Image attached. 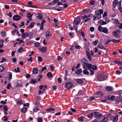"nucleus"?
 I'll use <instances>...</instances> for the list:
<instances>
[{"instance_id":"nucleus-1","label":"nucleus","mask_w":122,"mask_h":122,"mask_svg":"<svg viewBox=\"0 0 122 122\" xmlns=\"http://www.w3.org/2000/svg\"><path fill=\"white\" fill-rule=\"evenodd\" d=\"M107 73H104L98 76V80L100 81H102L106 80L107 77Z\"/></svg>"},{"instance_id":"nucleus-2","label":"nucleus","mask_w":122,"mask_h":122,"mask_svg":"<svg viewBox=\"0 0 122 122\" xmlns=\"http://www.w3.org/2000/svg\"><path fill=\"white\" fill-rule=\"evenodd\" d=\"M98 29L99 31L101 32H103L106 33H109L108 29L106 27H102L101 25H100L98 26Z\"/></svg>"},{"instance_id":"nucleus-3","label":"nucleus","mask_w":122,"mask_h":122,"mask_svg":"<svg viewBox=\"0 0 122 122\" xmlns=\"http://www.w3.org/2000/svg\"><path fill=\"white\" fill-rule=\"evenodd\" d=\"M96 15V16L98 20L100 19L101 17V14H103V11L102 10L100 9L99 10H97L95 11Z\"/></svg>"},{"instance_id":"nucleus-4","label":"nucleus","mask_w":122,"mask_h":122,"mask_svg":"<svg viewBox=\"0 0 122 122\" xmlns=\"http://www.w3.org/2000/svg\"><path fill=\"white\" fill-rule=\"evenodd\" d=\"M72 84L71 82H68L66 83L65 87L67 89H69L72 88Z\"/></svg>"},{"instance_id":"nucleus-5","label":"nucleus","mask_w":122,"mask_h":122,"mask_svg":"<svg viewBox=\"0 0 122 122\" xmlns=\"http://www.w3.org/2000/svg\"><path fill=\"white\" fill-rule=\"evenodd\" d=\"M81 22V19L79 17H77L75 18L74 20V22L76 25H78Z\"/></svg>"},{"instance_id":"nucleus-6","label":"nucleus","mask_w":122,"mask_h":122,"mask_svg":"<svg viewBox=\"0 0 122 122\" xmlns=\"http://www.w3.org/2000/svg\"><path fill=\"white\" fill-rule=\"evenodd\" d=\"M87 60L85 58H83L81 60V62L82 64L83 65V68L86 65L87 63Z\"/></svg>"},{"instance_id":"nucleus-7","label":"nucleus","mask_w":122,"mask_h":122,"mask_svg":"<svg viewBox=\"0 0 122 122\" xmlns=\"http://www.w3.org/2000/svg\"><path fill=\"white\" fill-rule=\"evenodd\" d=\"M21 18V17L19 15H15L13 17V19L14 20L18 21L20 20Z\"/></svg>"},{"instance_id":"nucleus-8","label":"nucleus","mask_w":122,"mask_h":122,"mask_svg":"<svg viewBox=\"0 0 122 122\" xmlns=\"http://www.w3.org/2000/svg\"><path fill=\"white\" fill-rule=\"evenodd\" d=\"M40 51L42 53H45L47 51V48L46 47H44L39 48Z\"/></svg>"},{"instance_id":"nucleus-9","label":"nucleus","mask_w":122,"mask_h":122,"mask_svg":"<svg viewBox=\"0 0 122 122\" xmlns=\"http://www.w3.org/2000/svg\"><path fill=\"white\" fill-rule=\"evenodd\" d=\"M29 34L27 33H22L21 35V37L23 39H25L27 36H28Z\"/></svg>"},{"instance_id":"nucleus-10","label":"nucleus","mask_w":122,"mask_h":122,"mask_svg":"<svg viewBox=\"0 0 122 122\" xmlns=\"http://www.w3.org/2000/svg\"><path fill=\"white\" fill-rule=\"evenodd\" d=\"M92 65L91 64L87 63L85 66L83 68L86 69L87 67L89 69H91L92 68Z\"/></svg>"},{"instance_id":"nucleus-11","label":"nucleus","mask_w":122,"mask_h":122,"mask_svg":"<svg viewBox=\"0 0 122 122\" xmlns=\"http://www.w3.org/2000/svg\"><path fill=\"white\" fill-rule=\"evenodd\" d=\"M98 23L100 24L101 25H106L107 24V23L105 21H103L102 20H100L98 22Z\"/></svg>"},{"instance_id":"nucleus-12","label":"nucleus","mask_w":122,"mask_h":122,"mask_svg":"<svg viewBox=\"0 0 122 122\" xmlns=\"http://www.w3.org/2000/svg\"><path fill=\"white\" fill-rule=\"evenodd\" d=\"M51 34L50 31H47L46 32V36L47 38H48L51 36Z\"/></svg>"},{"instance_id":"nucleus-13","label":"nucleus","mask_w":122,"mask_h":122,"mask_svg":"<svg viewBox=\"0 0 122 122\" xmlns=\"http://www.w3.org/2000/svg\"><path fill=\"white\" fill-rule=\"evenodd\" d=\"M106 89L108 91H111L112 90L113 87L110 86H107L106 87Z\"/></svg>"},{"instance_id":"nucleus-14","label":"nucleus","mask_w":122,"mask_h":122,"mask_svg":"<svg viewBox=\"0 0 122 122\" xmlns=\"http://www.w3.org/2000/svg\"><path fill=\"white\" fill-rule=\"evenodd\" d=\"M27 17L29 18V20H31L32 18V15L30 14V13H28L27 14Z\"/></svg>"},{"instance_id":"nucleus-15","label":"nucleus","mask_w":122,"mask_h":122,"mask_svg":"<svg viewBox=\"0 0 122 122\" xmlns=\"http://www.w3.org/2000/svg\"><path fill=\"white\" fill-rule=\"evenodd\" d=\"M8 79L9 80H11L12 78V74L11 72H8Z\"/></svg>"},{"instance_id":"nucleus-16","label":"nucleus","mask_w":122,"mask_h":122,"mask_svg":"<svg viewBox=\"0 0 122 122\" xmlns=\"http://www.w3.org/2000/svg\"><path fill=\"white\" fill-rule=\"evenodd\" d=\"M98 48L100 49L104 50L105 49V47L103 45L101 44H98Z\"/></svg>"},{"instance_id":"nucleus-17","label":"nucleus","mask_w":122,"mask_h":122,"mask_svg":"<svg viewBox=\"0 0 122 122\" xmlns=\"http://www.w3.org/2000/svg\"><path fill=\"white\" fill-rule=\"evenodd\" d=\"M82 72V70L81 68H79L76 71V73L77 74H80Z\"/></svg>"},{"instance_id":"nucleus-18","label":"nucleus","mask_w":122,"mask_h":122,"mask_svg":"<svg viewBox=\"0 0 122 122\" xmlns=\"http://www.w3.org/2000/svg\"><path fill=\"white\" fill-rule=\"evenodd\" d=\"M118 4L117 2V0H114L113 2V7L114 8L116 7L117 5Z\"/></svg>"},{"instance_id":"nucleus-19","label":"nucleus","mask_w":122,"mask_h":122,"mask_svg":"<svg viewBox=\"0 0 122 122\" xmlns=\"http://www.w3.org/2000/svg\"><path fill=\"white\" fill-rule=\"evenodd\" d=\"M76 82L77 83L81 84L82 83L83 80L80 79H77L76 80Z\"/></svg>"},{"instance_id":"nucleus-20","label":"nucleus","mask_w":122,"mask_h":122,"mask_svg":"<svg viewBox=\"0 0 122 122\" xmlns=\"http://www.w3.org/2000/svg\"><path fill=\"white\" fill-rule=\"evenodd\" d=\"M46 75L49 78H51L53 76L51 73L50 72H48Z\"/></svg>"},{"instance_id":"nucleus-21","label":"nucleus","mask_w":122,"mask_h":122,"mask_svg":"<svg viewBox=\"0 0 122 122\" xmlns=\"http://www.w3.org/2000/svg\"><path fill=\"white\" fill-rule=\"evenodd\" d=\"M38 71V69L37 68H34L32 70L33 73L34 74H37Z\"/></svg>"},{"instance_id":"nucleus-22","label":"nucleus","mask_w":122,"mask_h":122,"mask_svg":"<svg viewBox=\"0 0 122 122\" xmlns=\"http://www.w3.org/2000/svg\"><path fill=\"white\" fill-rule=\"evenodd\" d=\"M34 23L33 22H32L30 25H29L27 27V28H32L34 25Z\"/></svg>"},{"instance_id":"nucleus-23","label":"nucleus","mask_w":122,"mask_h":122,"mask_svg":"<svg viewBox=\"0 0 122 122\" xmlns=\"http://www.w3.org/2000/svg\"><path fill=\"white\" fill-rule=\"evenodd\" d=\"M114 62L117 64L122 65V62L120 61H117V60H116L114 61Z\"/></svg>"},{"instance_id":"nucleus-24","label":"nucleus","mask_w":122,"mask_h":122,"mask_svg":"<svg viewBox=\"0 0 122 122\" xmlns=\"http://www.w3.org/2000/svg\"><path fill=\"white\" fill-rule=\"evenodd\" d=\"M27 109V108L23 107L21 109V111L23 113H25L26 112Z\"/></svg>"},{"instance_id":"nucleus-25","label":"nucleus","mask_w":122,"mask_h":122,"mask_svg":"<svg viewBox=\"0 0 122 122\" xmlns=\"http://www.w3.org/2000/svg\"><path fill=\"white\" fill-rule=\"evenodd\" d=\"M83 72L84 74L86 75H88L89 74V71L86 69L83 70Z\"/></svg>"},{"instance_id":"nucleus-26","label":"nucleus","mask_w":122,"mask_h":122,"mask_svg":"<svg viewBox=\"0 0 122 122\" xmlns=\"http://www.w3.org/2000/svg\"><path fill=\"white\" fill-rule=\"evenodd\" d=\"M90 17V15H88V17L85 19V20L84 21V23H86L90 20V18H89V17Z\"/></svg>"},{"instance_id":"nucleus-27","label":"nucleus","mask_w":122,"mask_h":122,"mask_svg":"<svg viewBox=\"0 0 122 122\" xmlns=\"http://www.w3.org/2000/svg\"><path fill=\"white\" fill-rule=\"evenodd\" d=\"M108 120V118L107 117H104L103 120L102 121V122H107Z\"/></svg>"},{"instance_id":"nucleus-28","label":"nucleus","mask_w":122,"mask_h":122,"mask_svg":"<svg viewBox=\"0 0 122 122\" xmlns=\"http://www.w3.org/2000/svg\"><path fill=\"white\" fill-rule=\"evenodd\" d=\"M118 119V117L117 116L114 117L113 119V121L114 122H116Z\"/></svg>"},{"instance_id":"nucleus-29","label":"nucleus","mask_w":122,"mask_h":122,"mask_svg":"<svg viewBox=\"0 0 122 122\" xmlns=\"http://www.w3.org/2000/svg\"><path fill=\"white\" fill-rule=\"evenodd\" d=\"M121 40V39H119L117 40H116L115 39H113L111 41L112 42H114V43H118Z\"/></svg>"},{"instance_id":"nucleus-30","label":"nucleus","mask_w":122,"mask_h":122,"mask_svg":"<svg viewBox=\"0 0 122 122\" xmlns=\"http://www.w3.org/2000/svg\"><path fill=\"white\" fill-rule=\"evenodd\" d=\"M115 22L116 23V26H118L119 24V22L118 20L117 19H116L115 20Z\"/></svg>"},{"instance_id":"nucleus-31","label":"nucleus","mask_w":122,"mask_h":122,"mask_svg":"<svg viewBox=\"0 0 122 122\" xmlns=\"http://www.w3.org/2000/svg\"><path fill=\"white\" fill-rule=\"evenodd\" d=\"M84 94V92H83V91L81 90H80L78 94V95H83Z\"/></svg>"},{"instance_id":"nucleus-32","label":"nucleus","mask_w":122,"mask_h":122,"mask_svg":"<svg viewBox=\"0 0 122 122\" xmlns=\"http://www.w3.org/2000/svg\"><path fill=\"white\" fill-rule=\"evenodd\" d=\"M16 86L18 88H20L22 87V85L20 84L19 83H17L16 84Z\"/></svg>"},{"instance_id":"nucleus-33","label":"nucleus","mask_w":122,"mask_h":122,"mask_svg":"<svg viewBox=\"0 0 122 122\" xmlns=\"http://www.w3.org/2000/svg\"><path fill=\"white\" fill-rule=\"evenodd\" d=\"M23 50V48L22 47H20L17 50L18 52L19 53L21 52Z\"/></svg>"},{"instance_id":"nucleus-34","label":"nucleus","mask_w":122,"mask_h":122,"mask_svg":"<svg viewBox=\"0 0 122 122\" xmlns=\"http://www.w3.org/2000/svg\"><path fill=\"white\" fill-rule=\"evenodd\" d=\"M43 16L41 14H39L37 16V18L38 19H42Z\"/></svg>"},{"instance_id":"nucleus-35","label":"nucleus","mask_w":122,"mask_h":122,"mask_svg":"<svg viewBox=\"0 0 122 122\" xmlns=\"http://www.w3.org/2000/svg\"><path fill=\"white\" fill-rule=\"evenodd\" d=\"M16 103L18 105H22L23 104L22 102L20 100H19L16 102Z\"/></svg>"},{"instance_id":"nucleus-36","label":"nucleus","mask_w":122,"mask_h":122,"mask_svg":"<svg viewBox=\"0 0 122 122\" xmlns=\"http://www.w3.org/2000/svg\"><path fill=\"white\" fill-rule=\"evenodd\" d=\"M40 45L39 43L38 42H36L35 44V46L36 47H38Z\"/></svg>"},{"instance_id":"nucleus-37","label":"nucleus","mask_w":122,"mask_h":122,"mask_svg":"<svg viewBox=\"0 0 122 122\" xmlns=\"http://www.w3.org/2000/svg\"><path fill=\"white\" fill-rule=\"evenodd\" d=\"M36 79H32L31 80V83L34 84L36 82Z\"/></svg>"},{"instance_id":"nucleus-38","label":"nucleus","mask_w":122,"mask_h":122,"mask_svg":"<svg viewBox=\"0 0 122 122\" xmlns=\"http://www.w3.org/2000/svg\"><path fill=\"white\" fill-rule=\"evenodd\" d=\"M47 68L45 67H44L42 68L41 69H40L39 70V72H42L44 70H46Z\"/></svg>"},{"instance_id":"nucleus-39","label":"nucleus","mask_w":122,"mask_h":122,"mask_svg":"<svg viewBox=\"0 0 122 122\" xmlns=\"http://www.w3.org/2000/svg\"><path fill=\"white\" fill-rule=\"evenodd\" d=\"M84 118V117L81 116L78 119L79 121L82 122L83 121Z\"/></svg>"},{"instance_id":"nucleus-40","label":"nucleus","mask_w":122,"mask_h":122,"mask_svg":"<svg viewBox=\"0 0 122 122\" xmlns=\"http://www.w3.org/2000/svg\"><path fill=\"white\" fill-rule=\"evenodd\" d=\"M54 109L53 108H48L46 110V111H54Z\"/></svg>"},{"instance_id":"nucleus-41","label":"nucleus","mask_w":122,"mask_h":122,"mask_svg":"<svg viewBox=\"0 0 122 122\" xmlns=\"http://www.w3.org/2000/svg\"><path fill=\"white\" fill-rule=\"evenodd\" d=\"M93 114L92 113H91V114L87 115V117L88 118H91L93 117Z\"/></svg>"},{"instance_id":"nucleus-42","label":"nucleus","mask_w":122,"mask_h":122,"mask_svg":"<svg viewBox=\"0 0 122 122\" xmlns=\"http://www.w3.org/2000/svg\"><path fill=\"white\" fill-rule=\"evenodd\" d=\"M14 70L15 72L16 73L17 72H20V71L19 70V68L18 67H17V69H14Z\"/></svg>"},{"instance_id":"nucleus-43","label":"nucleus","mask_w":122,"mask_h":122,"mask_svg":"<svg viewBox=\"0 0 122 122\" xmlns=\"http://www.w3.org/2000/svg\"><path fill=\"white\" fill-rule=\"evenodd\" d=\"M84 47L86 50H89V48L87 44L85 43L84 44Z\"/></svg>"},{"instance_id":"nucleus-44","label":"nucleus","mask_w":122,"mask_h":122,"mask_svg":"<svg viewBox=\"0 0 122 122\" xmlns=\"http://www.w3.org/2000/svg\"><path fill=\"white\" fill-rule=\"evenodd\" d=\"M38 61H40L41 62L43 60V58L40 56H39L38 57Z\"/></svg>"},{"instance_id":"nucleus-45","label":"nucleus","mask_w":122,"mask_h":122,"mask_svg":"<svg viewBox=\"0 0 122 122\" xmlns=\"http://www.w3.org/2000/svg\"><path fill=\"white\" fill-rule=\"evenodd\" d=\"M3 109L4 111H7L8 110V107H7L5 106H4Z\"/></svg>"},{"instance_id":"nucleus-46","label":"nucleus","mask_w":122,"mask_h":122,"mask_svg":"<svg viewBox=\"0 0 122 122\" xmlns=\"http://www.w3.org/2000/svg\"><path fill=\"white\" fill-rule=\"evenodd\" d=\"M92 69L93 70H96L97 69V67L96 65L92 66Z\"/></svg>"},{"instance_id":"nucleus-47","label":"nucleus","mask_w":122,"mask_h":122,"mask_svg":"<svg viewBox=\"0 0 122 122\" xmlns=\"http://www.w3.org/2000/svg\"><path fill=\"white\" fill-rule=\"evenodd\" d=\"M98 41L97 40H96V41H95L93 42V43L94 45L96 46L97 45V44H98Z\"/></svg>"},{"instance_id":"nucleus-48","label":"nucleus","mask_w":122,"mask_h":122,"mask_svg":"<svg viewBox=\"0 0 122 122\" xmlns=\"http://www.w3.org/2000/svg\"><path fill=\"white\" fill-rule=\"evenodd\" d=\"M28 4L29 5V7H31L32 6V3L30 1L28 2Z\"/></svg>"},{"instance_id":"nucleus-49","label":"nucleus","mask_w":122,"mask_h":122,"mask_svg":"<svg viewBox=\"0 0 122 122\" xmlns=\"http://www.w3.org/2000/svg\"><path fill=\"white\" fill-rule=\"evenodd\" d=\"M90 10L88 9H84L83 10V11H84V12L87 13L88 12H89V11Z\"/></svg>"},{"instance_id":"nucleus-50","label":"nucleus","mask_w":122,"mask_h":122,"mask_svg":"<svg viewBox=\"0 0 122 122\" xmlns=\"http://www.w3.org/2000/svg\"><path fill=\"white\" fill-rule=\"evenodd\" d=\"M116 103L118 104L120 102V99L119 98H117V100H116Z\"/></svg>"},{"instance_id":"nucleus-51","label":"nucleus","mask_w":122,"mask_h":122,"mask_svg":"<svg viewBox=\"0 0 122 122\" xmlns=\"http://www.w3.org/2000/svg\"><path fill=\"white\" fill-rule=\"evenodd\" d=\"M75 47L77 49H79L81 48V47L79 45H76L75 46Z\"/></svg>"},{"instance_id":"nucleus-52","label":"nucleus","mask_w":122,"mask_h":122,"mask_svg":"<svg viewBox=\"0 0 122 122\" xmlns=\"http://www.w3.org/2000/svg\"><path fill=\"white\" fill-rule=\"evenodd\" d=\"M42 120L43 119L41 117H40L38 119L37 122H42Z\"/></svg>"},{"instance_id":"nucleus-53","label":"nucleus","mask_w":122,"mask_h":122,"mask_svg":"<svg viewBox=\"0 0 122 122\" xmlns=\"http://www.w3.org/2000/svg\"><path fill=\"white\" fill-rule=\"evenodd\" d=\"M4 69L3 66H0V72L3 71Z\"/></svg>"},{"instance_id":"nucleus-54","label":"nucleus","mask_w":122,"mask_h":122,"mask_svg":"<svg viewBox=\"0 0 122 122\" xmlns=\"http://www.w3.org/2000/svg\"><path fill=\"white\" fill-rule=\"evenodd\" d=\"M17 30L16 29H14L13 31H11V34L12 35H14V34L16 32Z\"/></svg>"},{"instance_id":"nucleus-55","label":"nucleus","mask_w":122,"mask_h":122,"mask_svg":"<svg viewBox=\"0 0 122 122\" xmlns=\"http://www.w3.org/2000/svg\"><path fill=\"white\" fill-rule=\"evenodd\" d=\"M107 13L106 12H104V14L102 16V17L103 18H105V17L107 16Z\"/></svg>"},{"instance_id":"nucleus-56","label":"nucleus","mask_w":122,"mask_h":122,"mask_svg":"<svg viewBox=\"0 0 122 122\" xmlns=\"http://www.w3.org/2000/svg\"><path fill=\"white\" fill-rule=\"evenodd\" d=\"M94 28L93 27H91L90 28V30L92 32L94 31Z\"/></svg>"},{"instance_id":"nucleus-57","label":"nucleus","mask_w":122,"mask_h":122,"mask_svg":"<svg viewBox=\"0 0 122 122\" xmlns=\"http://www.w3.org/2000/svg\"><path fill=\"white\" fill-rule=\"evenodd\" d=\"M102 116V114H99L97 115H96L95 116V117H97V118H99L100 117H101Z\"/></svg>"},{"instance_id":"nucleus-58","label":"nucleus","mask_w":122,"mask_h":122,"mask_svg":"<svg viewBox=\"0 0 122 122\" xmlns=\"http://www.w3.org/2000/svg\"><path fill=\"white\" fill-rule=\"evenodd\" d=\"M113 35L115 36H117V31H114L113 33Z\"/></svg>"},{"instance_id":"nucleus-59","label":"nucleus","mask_w":122,"mask_h":122,"mask_svg":"<svg viewBox=\"0 0 122 122\" xmlns=\"http://www.w3.org/2000/svg\"><path fill=\"white\" fill-rule=\"evenodd\" d=\"M11 86L10 83H9L8 84L7 86V88L8 89H9L10 88V87Z\"/></svg>"},{"instance_id":"nucleus-60","label":"nucleus","mask_w":122,"mask_h":122,"mask_svg":"<svg viewBox=\"0 0 122 122\" xmlns=\"http://www.w3.org/2000/svg\"><path fill=\"white\" fill-rule=\"evenodd\" d=\"M115 99V96H112L110 97V100H113Z\"/></svg>"},{"instance_id":"nucleus-61","label":"nucleus","mask_w":122,"mask_h":122,"mask_svg":"<svg viewBox=\"0 0 122 122\" xmlns=\"http://www.w3.org/2000/svg\"><path fill=\"white\" fill-rule=\"evenodd\" d=\"M94 0H92L90 2V4L92 5H93L94 4Z\"/></svg>"},{"instance_id":"nucleus-62","label":"nucleus","mask_w":122,"mask_h":122,"mask_svg":"<svg viewBox=\"0 0 122 122\" xmlns=\"http://www.w3.org/2000/svg\"><path fill=\"white\" fill-rule=\"evenodd\" d=\"M57 60L58 61L61 60L62 59V57L59 56H57Z\"/></svg>"},{"instance_id":"nucleus-63","label":"nucleus","mask_w":122,"mask_h":122,"mask_svg":"<svg viewBox=\"0 0 122 122\" xmlns=\"http://www.w3.org/2000/svg\"><path fill=\"white\" fill-rule=\"evenodd\" d=\"M61 78L59 77L58 78V81L60 83H61Z\"/></svg>"},{"instance_id":"nucleus-64","label":"nucleus","mask_w":122,"mask_h":122,"mask_svg":"<svg viewBox=\"0 0 122 122\" xmlns=\"http://www.w3.org/2000/svg\"><path fill=\"white\" fill-rule=\"evenodd\" d=\"M119 29H121L122 30V23L120 24L118 27Z\"/></svg>"}]
</instances>
